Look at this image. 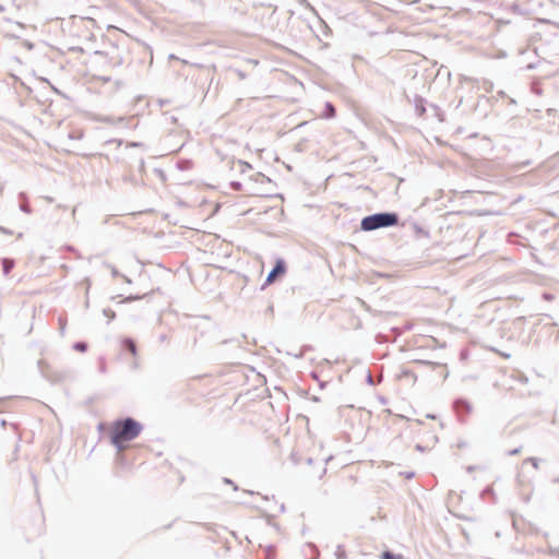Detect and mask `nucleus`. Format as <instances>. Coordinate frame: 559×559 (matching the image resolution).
<instances>
[{
  "label": "nucleus",
  "instance_id": "obj_1",
  "mask_svg": "<svg viewBox=\"0 0 559 559\" xmlns=\"http://www.w3.org/2000/svg\"><path fill=\"white\" fill-rule=\"evenodd\" d=\"M143 426L133 417H124L115 420L110 427L109 438L118 452L127 448V443L134 440L142 432Z\"/></svg>",
  "mask_w": 559,
  "mask_h": 559
},
{
  "label": "nucleus",
  "instance_id": "obj_2",
  "mask_svg": "<svg viewBox=\"0 0 559 559\" xmlns=\"http://www.w3.org/2000/svg\"><path fill=\"white\" fill-rule=\"evenodd\" d=\"M400 225V215L396 212H378L367 215L360 221L362 231H373Z\"/></svg>",
  "mask_w": 559,
  "mask_h": 559
},
{
  "label": "nucleus",
  "instance_id": "obj_3",
  "mask_svg": "<svg viewBox=\"0 0 559 559\" xmlns=\"http://www.w3.org/2000/svg\"><path fill=\"white\" fill-rule=\"evenodd\" d=\"M124 53L126 49L119 47L117 44H110L108 49L105 51H95V55L105 57L106 62L111 68H117L123 64Z\"/></svg>",
  "mask_w": 559,
  "mask_h": 559
},
{
  "label": "nucleus",
  "instance_id": "obj_4",
  "mask_svg": "<svg viewBox=\"0 0 559 559\" xmlns=\"http://www.w3.org/2000/svg\"><path fill=\"white\" fill-rule=\"evenodd\" d=\"M287 271V265H286V262L284 259L282 258H278L273 267L271 269V271L269 272L266 278H265V282L264 284L262 285V289L267 286V285H271L273 284L275 281H277L280 277H282Z\"/></svg>",
  "mask_w": 559,
  "mask_h": 559
},
{
  "label": "nucleus",
  "instance_id": "obj_5",
  "mask_svg": "<svg viewBox=\"0 0 559 559\" xmlns=\"http://www.w3.org/2000/svg\"><path fill=\"white\" fill-rule=\"evenodd\" d=\"M535 2H537L538 5H542V2L537 0H518L515 3H513L512 10L523 15L531 14L535 11Z\"/></svg>",
  "mask_w": 559,
  "mask_h": 559
},
{
  "label": "nucleus",
  "instance_id": "obj_6",
  "mask_svg": "<svg viewBox=\"0 0 559 559\" xmlns=\"http://www.w3.org/2000/svg\"><path fill=\"white\" fill-rule=\"evenodd\" d=\"M453 409L462 421L463 417L472 412V404L463 397H457L453 402Z\"/></svg>",
  "mask_w": 559,
  "mask_h": 559
},
{
  "label": "nucleus",
  "instance_id": "obj_7",
  "mask_svg": "<svg viewBox=\"0 0 559 559\" xmlns=\"http://www.w3.org/2000/svg\"><path fill=\"white\" fill-rule=\"evenodd\" d=\"M121 349L126 353H130L132 356H136L138 346L132 337H123L120 342Z\"/></svg>",
  "mask_w": 559,
  "mask_h": 559
},
{
  "label": "nucleus",
  "instance_id": "obj_8",
  "mask_svg": "<svg viewBox=\"0 0 559 559\" xmlns=\"http://www.w3.org/2000/svg\"><path fill=\"white\" fill-rule=\"evenodd\" d=\"M415 111L419 117H423L426 114V103L427 100L420 95H415L413 99Z\"/></svg>",
  "mask_w": 559,
  "mask_h": 559
},
{
  "label": "nucleus",
  "instance_id": "obj_9",
  "mask_svg": "<svg viewBox=\"0 0 559 559\" xmlns=\"http://www.w3.org/2000/svg\"><path fill=\"white\" fill-rule=\"evenodd\" d=\"M480 499L484 501H489L490 503L497 502V496L492 488V486H487L480 492Z\"/></svg>",
  "mask_w": 559,
  "mask_h": 559
},
{
  "label": "nucleus",
  "instance_id": "obj_10",
  "mask_svg": "<svg viewBox=\"0 0 559 559\" xmlns=\"http://www.w3.org/2000/svg\"><path fill=\"white\" fill-rule=\"evenodd\" d=\"M17 197H19V200H20V204H19L20 211H22L25 214H31L32 213V207H31V204L28 202V198H27L26 193L25 192H20Z\"/></svg>",
  "mask_w": 559,
  "mask_h": 559
},
{
  "label": "nucleus",
  "instance_id": "obj_11",
  "mask_svg": "<svg viewBox=\"0 0 559 559\" xmlns=\"http://www.w3.org/2000/svg\"><path fill=\"white\" fill-rule=\"evenodd\" d=\"M336 116V108L331 102H326L324 104L323 111L321 114V117L324 119H332Z\"/></svg>",
  "mask_w": 559,
  "mask_h": 559
},
{
  "label": "nucleus",
  "instance_id": "obj_12",
  "mask_svg": "<svg viewBox=\"0 0 559 559\" xmlns=\"http://www.w3.org/2000/svg\"><path fill=\"white\" fill-rule=\"evenodd\" d=\"M411 229L417 237L429 238L430 234L427 229L421 227L417 222H411Z\"/></svg>",
  "mask_w": 559,
  "mask_h": 559
},
{
  "label": "nucleus",
  "instance_id": "obj_13",
  "mask_svg": "<svg viewBox=\"0 0 559 559\" xmlns=\"http://www.w3.org/2000/svg\"><path fill=\"white\" fill-rule=\"evenodd\" d=\"M1 265L3 275L8 276L15 266V261L11 258H3L1 260Z\"/></svg>",
  "mask_w": 559,
  "mask_h": 559
},
{
  "label": "nucleus",
  "instance_id": "obj_14",
  "mask_svg": "<svg viewBox=\"0 0 559 559\" xmlns=\"http://www.w3.org/2000/svg\"><path fill=\"white\" fill-rule=\"evenodd\" d=\"M122 181L132 186H139V180L133 174H126L122 176Z\"/></svg>",
  "mask_w": 559,
  "mask_h": 559
},
{
  "label": "nucleus",
  "instance_id": "obj_15",
  "mask_svg": "<svg viewBox=\"0 0 559 559\" xmlns=\"http://www.w3.org/2000/svg\"><path fill=\"white\" fill-rule=\"evenodd\" d=\"M72 348L76 352H80V353H85L88 348V345L86 342H83V341H79V342H75L73 345H72Z\"/></svg>",
  "mask_w": 559,
  "mask_h": 559
},
{
  "label": "nucleus",
  "instance_id": "obj_16",
  "mask_svg": "<svg viewBox=\"0 0 559 559\" xmlns=\"http://www.w3.org/2000/svg\"><path fill=\"white\" fill-rule=\"evenodd\" d=\"M381 559H404V557L400 554H394L390 550H385L382 552Z\"/></svg>",
  "mask_w": 559,
  "mask_h": 559
},
{
  "label": "nucleus",
  "instance_id": "obj_17",
  "mask_svg": "<svg viewBox=\"0 0 559 559\" xmlns=\"http://www.w3.org/2000/svg\"><path fill=\"white\" fill-rule=\"evenodd\" d=\"M177 167L180 170H188V169H190L192 167V162L190 159H180L177 163Z\"/></svg>",
  "mask_w": 559,
  "mask_h": 559
},
{
  "label": "nucleus",
  "instance_id": "obj_18",
  "mask_svg": "<svg viewBox=\"0 0 559 559\" xmlns=\"http://www.w3.org/2000/svg\"><path fill=\"white\" fill-rule=\"evenodd\" d=\"M334 555H335L336 559H346V552H345L343 545H337Z\"/></svg>",
  "mask_w": 559,
  "mask_h": 559
},
{
  "label": "nucleus",
  "instance_id": "obj_19",
  "mask_svg": "<svg viewBox=\"0 0 559 559\" xmlns=\"http://www.w3.org/2000/svg\"><path fill=\"white\" fill-rule=\"evenodd\" d=\"M105 317L108 318V323L111 322L116 318V312L110 308H106L103 310Z\"/></svg>",
  "mask_w": 559,
  "mask_h": 559
},
{
  "label": "nucleus",
  "instance_id": "obj_20",
  "mask_svg": "<svg viewBox=\"0 0 559 559\" xmlns=\"http://www.w3.org/2000/svg\"><path fill=\"white\" fill-rule=\"evenodd\" d=\"M402 377L412 378L414 381H416V379H417L416 373H415L414 371H412V370H407V369H406V370H403V372H402Z\"/></svg>",
  "mask_w": 559,
  "mask_h": 559
},
{
  "label": "nucleus",
  "instance_id": "obj_21",
  "mask_svg": "<svg viewBox=\"0 0 559 559\" xmlns=\"http://www.w3.org/2000/svg\"><path fill=\"white\" fill-rule=\"evenodd\" d=\"M539 461H540V460H539V459H537V457H527V459L525 460V462L531 463V464H532V466H533L534 468H536V469L538 468Z\"/></svg>",
  "mask_w": 559,
  "mask_h": 559
},
{
  "label": "nucleus",
  "instance_id": "obj_22",
  "mask_svg": "<svg viewBox=\"0 0 559 559\" xmlns=\"http://www.w3.org/2000/svg\"><path fill=\"white\" fill-rule=\"evenodd\" d=\"M257 181H260V182H271V179L269 177H266L265 175L261 174V173H258L257 174V178H255Z\"/></svg>",
  "mask_w": 559,
  "mask_h": 559
},
{
  "label": "nucleus",
  "instance_id": "obj_23",
  "mask_svg": "<svg viewBox=\"0 0 559 559\" xmlns=\"http://www.w3.org/2000/svg\"><path fill=\"white\" fill-rule=\"evenodd\" d=\"M146 295H143V296H140V295H130L128 296L123 301L124 302H131L133 300H139V299H142L143 297H145Z\"/></svg>",
  "mask_w": 559,
  "mask_h": 559
},
{
  "label": "nucleus",
  "instance_id": "obj_24",
  "mask_svg": "<svg viewBox=\"0 0 559 559\" xmlns=\"http://www.w3.org/2000/svg\"><path fill=\"white\" fill-rule=\"evenodd\" d=\"M230 186L235 191H240L242 188V185L239 181H231Z\"/></svg>",
  "mask_w": 559,
  "mask_h": 559
},
{
  "label": "nucleus",
  "instance_id": "obj_25",
  "mask_svg": "<svg viewBox=\"0 0 559 559\" xmlns=\"http://www.w3.org/2000/svg\"><path fill=\"white\" fill-rule=\"evenodd\" d=\"M59 324H60V332L61 334H64L66 331V319L62 317H59Z\"/></svg>",
  "mask_w": 559,
  "mask_h": 559
},
{
  "label": "nucleus",
  "instance_id": "obj_26",
  "mask_svg": "<svg viewBox=\"0 0 559 559\" xmlns=\"http://www.w3.org/2000/svg\"><path fill=\"white\" fill-rule=\"evenodd\" d=\"M521 450H522V447L514 448V449L508 451V455H510V456L518 455L521 453Z\"/></svg>",
  "mask_w": 559,
  "mask_h": 559
},
{
  "label": "nucleus",
  "instance_id": "obj_27",
  "mask_svg": "<svg viewBox=\"0 0 559 559\" xmlns=\"http://www.w3.org/2000/svg\"><path fill=\"white\" fill-rule=\"evenodd\" d=\"M223 481L224 484L231 485L234 490H238V486L230 478L224 477Z\"/></svg>",
  "mask_w": 559,
  "mask_h": 559
},
{
  "label": "nucleus",
  "instance_id": "obj_28",
  "mask_svg": "<svg viewBox=\"0 0 559 559\" xmlns=\"http://www.w3.org/2000/svg\"><path fill=\"white\" fill-rule=\"evenodd\" d=\"M366 382L369 384V385H376L377 382L374 381L373 377L371 376V373L369 372L366 377Z\"/></svg>",
  "mask_w": 559,
  "mask_h": 559
},
{
  "label": "nucleus",
  "instance_id": "obj_29",
  "mask_svg": "<svg viewBox=\"0 0 559 559\" xmlns=\"http://www.w3.org/2000/svg\"><path fill=\"white\" fill-rule=\"evenodd\" d=\"M127 146L128 147H143L144 143H142V142H128Z\"/></svg>",
  "mask_w": 559,
  "mask_h": 559
},
{
  "label": "nucleus",
  "instance_id": "obj_30",
  "mask_svg": "<svg viewBox=\"0 0 559 559\" xmlns=\"http://www.w3.org/2000/svg\"><path fill=\"white\" fill-rule=\"evenodd\" d=\"M267 523H269V525H272L273 527L278 530V525L274 522V516L273 515H267Z\"/></svg>",
  "mask_w": 559,
  "mask_h": 559
},
{
  "label": "nucleus",
  "instance_id": "obj_31",
  "mask_svg": "<svg viewBox=\"0 0 559 559\" xmlns=\"http://www.w3.org/2000/svg\"><path fill=\"white\" fill-rule=\"evenodd\" d=\"M307 546L312 550V552L314 554V558L319 555V551L317 549V546L314 544H307Z\"/></svg>",
  "mask_w": 559,
  "mask_h": 559
},
{
  "label": "nucleus",
  "instance_id": "obj_32",
  "mask_svg": "<svg viewBox=\"0 0 559 559\" xmlns=\"http://www.w3.org/2000/svg\"><path fill=\"white\" fill-rule=\"evenodd\" d=\"M158 341H159L160 343L168 342V341H169V336H168L167 334H164V333H163V334H160V335L158 336Z\"/></svg>",
  "mask_w": 559,
  "mask_h": 559
},
{
  "label": "nucleus",
  "instance_id": "obj_33",
  "mask_svg": "<svg viewBox=\"0 0 559 559\" xmlns=\"http://www.w3.org/2000/svg\"><path fill=\"white\" fill-rule=\"evenodd\" d=\"M0 233L5 234V235H12L13 234V231L11 229L2 227V226H0Z\"/></svg>",
  "mask_w": 559,
  "mask_h": 559
},
{
  "label": "nucleus",
  "instance_id": "obj_34",
  "mask_svg": "<svg viewBox=\"0 0 559 559\" xmlns=\"http://www.w3.org/2000/svg\"><path fill=\"white\" fill-rule=\"evenodd\" d=\"M99 371L103 373L106 372V364L104 358L100 359Z\"/></svg>",
  "mask_w": 559,
  "mask_h": 559
},
{
  "label": "nucleus",
  "instance_id": "obj_35",
  "mask_svg": "<svg viewBox=\"0 0 559 559\" xmlns=\"http://www.w3.org/2000/svg\"><path fill=\"white\" fill-rule=\"evenodd\" d=\"M169 59L179 60V61H181V62H182V63H185V64H187V63H188V61H186V60H181L179 57H177V56H176V55H174V53H170V55H169Z\"/></svg>",
  "mask_w": 559,
  "mask_h": 559
},
{
  "label": "nucleus",
  "instance_id": "obj_36",
  "mask_svg": "<svg viewBox=\"0 0 559 559\" xmlns=\"http://www.w3.org/2000/svg\"><path fill=\"white\" fill-rule=\"evenodd\" d=\"M144 169H145V162L143 158H141L140 163H139V170L144 171Z\"/></svg>",
  "mask_w": 559,
  "mask_h": 559
},
{
  "label": "nucleus",
  "instance_id": "obj_37",
  "mask_svg": "<svg viewBox=\"0 0 559 559\" xmlns=\"http://www.w3.org/2000/svg\"><path fill=\"white\" fill-rule=\"evenodd\" d=\"M543 298L545 300H552L554 299V295H551L550 293H544L543 294Z\"/></svg>",
  "mask_w": 559,
  "mask_h": 559
},
{
  "label": "nucleus",
  "instance_id": "obj_38",
  "mask_svg": "<svg viewBox=\"0 0 559 559\" xmlns=\"http://www.w3.org/2000/svg\"><path fill=\"white\" fill-rule=\"evenodd\" d=\"M402 475H404L405 478L411 479L415 476V473L414 472H405V473H402Z\"/></svg>",
  "mask_w": 559,
  "mask_h": 559
},
{
  "label": "nucleus",
  "instance_id": "obj_39",
  "mask_svg": "<svg viewBox=\"0 0 559 559\" xmlns=\"http://www.w3.org/2000/svg\"><path fill=\"white\" fill-rule=\"evenodd\" d=\"M554 341L556 343H559V329L557 330V332L554 334Z\"/></svg>",
  "mask_w": 559,
  "mask_h": 559
},
{
  "label": "nucleus",
  "instance_id": "obj_40",
  "mask_svg": "<svg viewBox=\"0 0 559 559\" xmlns=\"http://www.w3.org/2000/svg\"><path fill=\"white\" fill-rule=\"evenodd\" d=\"M417 362L423 364V365H432V362H430L428 360H418Z\"/></svg>",
  "mask_w": 559,
  "mask_h": 559
},
{
  "label": "nucleus",
  "instance_id": "obj_41",
  "mask_svg": "<svg viewBox=\"0 0 559 559\" xmlns=\"http://www.w3.org/2000/svg\"><path fill=\"white\" fill-rule=\"evenodd\" d=\"M102 121H105V122H110L111 121V118L110 117H104L100 119Z\"/></svg>",
  "mask_w": 559,
  "mask_h": 559
},
{
  "label": "nucleus",
  "instance_id": "obj_42",
  "mask_svg": "<svg viewBox=\"0 0 559 559\" xmlns=\"http://www.w3.org/2000/svg\"><path fill=\"white\" fill-rule=\"evenodd\" d=\"M111 142H117L118 145H121L122 140H110V141H108V143H111Z\"/></svg>",
  "mask_w": 559,
  "mask_h": 559
},
{
  "label": "nucleus",
  "instance_id": "obj_43",
  "mask_svg": "<svg viewBox=\"0 0 559 559\" xmlns=\"http://www.w3.org/2000/svg\"><path fill=\"white\" fill-rule=\"evenodd\" d=\"M416 449H417L418 451H424V448H423V445H420V444H417V445H416Z\"/></svg>",
  "mask_w": 559,
  "mask_h": 559
},
{
  "label": "nucleus",
  "instance_id": "obj_44",
  "mask_svg": "<svg viewBox=\"0 0 559 559\" xmlns=\"http://www.w3.org/2000/svg\"><path fill=\"white\" fill-rule=\"evenodd\" d=\"M325 384H326L325 382H320L319 383L320 389H323L325 386Z\"/></svg>",
  "mask_w": 559,
  "mask_h": 559
},
{
  "label": "nucleus",
  "instance_id": "obj_45",
  "mask_svg": "<svg viewBox=\"0 0 559 559\" xmlns=\"http://www.w3.org/2000/svg\"><path fill=\"white\" fill-rule=\"evenodd\" d=\"M311 400H312L313 402H319V401H320L318 396H312V397H311Z\"/></svg>",
  "mask_w": 559,
  "mask_h": 559
},
{
  "label": "nucleus",
  "instance_id": "obj_46",
  "mask_svg": "<svg viewBox=\"0 0 559 559\" xmlns=\"http://www.w3.org/2000/svg\"><path fill=\"white\" fill-rule=\"evenodd\" d=\"M380 401H381V403H382V404H385V403H386V401H385V399H384V397H381V399H380Z\"/></svg>",
  "mask_w": 559,
  "mask_h": 559
},
{
  "label": "nucleus",
  "instance_id": "obj_47",
  "mask_svg": "<svg viewBox=\"0 0 559 559\" xmlns=\"http://www.w3.org/2000/svg\"><path fill=\"white\" fill-rule=\"evenodd\" d=\"M5 425H7L5 420H4V419H1V426H3V427H4Z\"/></svg>",
  "mask_w": 559,
  "mask_h": 559
},
{
  "label": "nucleus",
  "instance_id": "obj_48",
  "mask_svg": "<svg viewBox=\"0 0 559 559\" xmlns=\"http://www.w3.org/2000/svg\"><path fill=\"white\" fill-rule=\"evenodd\" d=\"M552 481L559 484V477L554 478Z\"/></svg>",
  "mask_w": 559,
  "mask_h": 559
},
{
  "label": "nucleus",
  "instance_id": "obj_49",
  "mask_svg": "<svg viewBox=\"0 0 559 559\" xmlns=\"http://www.w3.org/2000/svg\"><path fill=\"white\" fill-rule=\"evenodd\" d=\"M5 9L2 4H0V12H3Z\"/></svg>",
  "mask_w": 559,
  "mask_h": 559
},
{
  "label": "nucleus",
  "instance_id": "obj_50",
  "mask_svg": "<svg viewBox=\"0 0 559 559\" xmlns=\"http://www.w3.org/2000/svg\"><path fill=\"white\" fill-rule=\"evenodd\" d=\"M499 95L503 97V96H504V92H503V91H500V92H499Z\"/></svg>",
  "mask_w": 559,
  "mask_h": 559
},
{
  "label": "nucleus",
  "instance_id": "obj_51",
  "mask_svg": "<svg viewBox=\"0 0 559 559\" xmlns=\"http://www.w3.org/2000/svg\"><path fill=\"white\" fill-rule=\"evenodd\" d=\"M461 357H466L465 352H461Z\"/></svg>",
  "mask_w": 559,
  "mask_h": 559
},
{
  "label": "nucleus",
  "instance_id": "obj_52",
  "mask_svg": "<svg viewBox=\"0 0 559 559\" xmlns=\"http://www.w3.org/2000/svg\"><path fill=\"white\" fill-rule=\"evenodd\" d=\"M23 237V234L22 233H19L17 234V238H22Z\"/></svg>",
  "mask_w": 559,
  "mask_h": 559
},
{
  "label": "nucleus",
  "instance_id": "obj_53",
  "mask_svg": "<svg viewBox=\"0 0 559 559\" xmlns=\"http://www.w3.org/2000/svg\"><path fill=\"white\" fill-rule=\"evenodd\" d=\"M312 377H313L314 379H318V376H317V373H314V372H312Z\"/></svg>",
  "mask_w": 559,
  "mask_h": 559
},
{
  "label": "nucleus",
  "instance_id": "obj_54",
  "mask_svg": "<svg viewBox=\"0 0 559 559\" xmlns=\"http://www.w3.org/2000/svg\"><path fill=\"white\" fill-rule=\"evenodd\" d=\"M557 325H558V323H557V322H552V323H551V326H557Z\"/></svg>",
  "mask_w": 559,
  "mask_h": 559
},
{
  "label": "nucleus",
  "instance_id": "obj_55",
  "mask_svg": "<svg viewBox=\"0 0 559 559\" xmlns=\"http://www.w3.org/2000/svg\"><path fill=\"white\" fill-rule=\"evenodd\" d=\"M432 108H433L435 110L439 109V108H438V106H436V105H432Z\"/></svg>",
  "mask_w": 559,
  "mask_h": 559
},
{
  "label": "nucleus",
  "instance_id": "obj_56",
  "mask_svg": "<svg viewBox=\"0 0 559 559\" xmlns=\"http://www.w3.org/2000/svg\"><path fill=\"white\" fill-rule=\"evenodd\" d=\"M427 417H428V418H432V419L435 418V416H433V415H427Z\"/></svg>",
  "mask_w": 559,
  "mask_h": 559
},
{
  "label": "nucleus",
  "instance_id": "obj_57",
  "mask_svg": "<svg viewBox=\"0 0 559 559\" xmlns=\"http://www.w3.org/2000/svg\"><path fill=\"white\" fill-rule=\"evenodd\" d=\"M5 400V397H0V403H2Z\"/></svg>",
  "mask_w": 559,
  "mask_h": 559
},
{
  "label": "nucleus",
  "instance_id": "obj_58",
  "mask_svg": "<svg viewBox=\"0 0 559 559\" xmlns=\"http://www.w3.org/2000/svg\"><path fill=\"white\" fill-rule=\"evenodd\" d=\"M558 27H559V24H558Z\"/></svg>",
  "mask_w": 559,
  "mask_h": 559
}]
</instances>
